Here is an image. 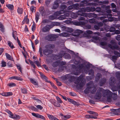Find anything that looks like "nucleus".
Masks as SVG:
<instances>
[{
    "mask_svg": "<svg viewBox=\"0 0 120 120\" xmlns=\"http://www.w3.org/2000/svg\"><path fill=\"white\" fill-rule=\"evenodd\" d=\"M30 108L32 110H34V111H37V108L33 106H31Z\"/></svg>",
    "mask_w": 120,
    "mask_h": 120,
    "instance_id": "nucleus-54",
    "label": "nucleus"
},
{
    "mask_svg": "<svg viewBox=\"0 0 120 120\" xmlns=\"http://www.w3.org/2000/svg\"><path fill=\"white\" fill-rule=\"evenodd\" d=\"M42 22L43 23H48L50 22V21L49 19H44L42 21Z\"/></svg>",
    "mask_w": 120,
    "mask_h": 120,
    "instance_id": "nucleus-57",
    "label": "nucleus"
},
{
    "mask_svg": "<svg viewBox=\"0 0 120 120\" xmlns=\"http://www.w3.org/2000/svg\"><path fill=\"white\" fill-rule=\"evenodd\" d=\"M89 74L90 75H94V71L93 70H91L89 72Z\"/></svg>",
    "mask_w": 120,
    "mask_h": 120,
    "instance_id": "nucleus-64",
    "label": "nucleus"
},
{
    "mask_svg": "<svg viewBox=\"0 0 120 120\" xmlns=\"http://www.w3.org/2000/svg\"><path fill=\"white\" fill-rule=\"evenodd\" d=\"M106 79L105 78L103 79L100 82V86H103V84L105 82Z\"/></svg>",
    "mask_w": 120,
    "mask_h": 120,
    "instance_id": "nucleus-46",
    "label": "nucleus"
},
{
    "mask_svg": "<svg viewBox=\"0 0 120 120\" xmlns=\"http://www.w3.org/2000/svg\"><path fill=\"white\" fill-rule=\"evenodd\" d=\"M4 29V27L2 23L0 22V30H3Z\"/></svg>",
    "mask_w": 120,
    "mask_h": 120,
    "instance_id": "nucleus-59",
    "label": "nucleus"
},
{
    "mask_svg": "<svg viewBox=\"0 0 120 120\" xmlns=\"http://www.w3.org/2000/svg\"><path fill=\"white\" fill-rule=\"evenodd\" d=\"M57 36L55 35L52 34L48 35L46 37V39L50 41H55Z\"/></svg>",
    "mask_w": 120,
    "mask_h": 120,
    "instance_id": "nucleus-7",
    "label": "nucleus"
},
{
    "mask_svg": "<svg viewBox=\"0 0 120 120\" xmlns=\"http://www.w3.org/2000/svg\"><path fill=\"white\" fill-rule=\"evenodd\" d=\"M39 10L42 15H45V13L44 8L43 7H42L40 8H39Z\"/></svg>",
    "mask_w": 120,
    "mask_h": 120,
    "instance_id": "nucleus-23",
    "label": "nucleus"
},
{
    "mask_svg": "<svg viewBox=\"0 0 120 120\" xmlns=\"http://www.w3.org/2000/svg\"><path fill=\"white\" fill-rule=\"evenodd\" d=\"M34 63L36 64L38 67H40V63L37 60L34 61Z\"/></svg>",
    "mask_w": 120,
    "mask_h": 120,
    "instance_id": "nucleus-62",
    "label": "nucleus"
},
{
    "mask_svg": "<svg viewBox=\"0 0 120 120\" xmlns=\"http://www.w3.org/2000/svg\"><path fill=\"white\" fill-rule=\"evenodd\" d=\"M40 16V13L38 12L36 13L35 14V19L36 22H38L39 19V17Z\"/></svg>",
    "mask_w": 120,
    "mask_h": 120,
    "instance_id": "nucleus-32",
    "label": "nucleus"
},
{
    "mask_svg": "<svg viewBox=\"0 0 120 120\" xmlns=\"http://www.w3.org/2000/svg\"><path fill=\"white\" fill-rule=\"evenodd\" d=\"M73 8L75 9L78 10L79 9V4L78 3H76L75 4H74L73 5Z\"/></svg>",
    "mask_w": 120,
    "mask_h": 120,
    "instance_id": "nucleus-28",
    "label": "nucleus"
},
{
    "mask_svg": "<svg viewBox=\"0 0 120 120\" xmlns=\"http://www.w3.org/2000/svg\"><path fill=\"white\" fill-rule=\"evenodd\" d=\"M31 114L33 116L36 117L40 118L44 120H45L46 119L45 118L44 116L40 115L38 113L32 112Z\"/></svg>",
    "mask_w": 120,
    "mask_h": 120,
    "instance_id": "nucleus-8",
    "label": "nucleus"
},
{
    "mask_svg": "<svg viewBox=\"0 0 120 120\" xmlns=\"http://www.w3.org/2000/svg\"><path fill=\"white\" fill-rule=\"evenodd\" d=\"M8 86L10 87H13L15 86L16 84L15 83L13 82H10L8 83L7 84Z\"/></svg>",
    "mask_w": 120,
    "mask_h": 120,
    "instance_id": "nucleus-45",
    "label": "nucleus"
},
{
    "mask_svg": "<svg viewBox=\"0 0 120 120\" xmlns=\"http://www.w3.org/2000/svg\"><path fill=\"white\" fill-rule=\"evenodd\" d=\"M65 12V11L64 9H62L57 11L55 12L53 15H50L49 17V18L51 20H53L56 18L57 16L61 14L64 13Z\"/></svg>",
    "mask_w": 120,
    "mask_h": 120,
    "instance_id": "nucleus-5",
    "label": "nucleus"
},
{
    "mask_svg": "<svg viewBox=\"0 0 120 120\" xmlns=\"http://www.w3.org/2000/svg\"><path fill=\"white\" fill-rule=\"evenodd\" d=\"M61 27L62 28V30H72L71 28L67 27L64 26H62Z\"/></svg>",
    "mask_w": 120,
    "mask_h": 120,
    "instance_id": "nucleus-41",
    "label": "nucleus"
},
{
    "mask_svg": "<svg viewBox=\"0 0 120 120\" xmlns=\"http://www.w3.org/2000/svg\"><path fill=\"white\" fill-rule=\"evenodd\" d=\"M65 77L66 79H69V81L71 82H72L76 79L75 83L79 85L80 87L84 86L86 82L85 80L83 79L82 76H80L79 77H74L73 76L72 73L66 75Z\"/></svg>",
    "mask_w": 120,
    "mask_h": 120,
    "instance_id": "nucleus-2",
    "label": "nucleus"
},
{
    "mask_svg": "<svg viewBox=\"0 0 120 120\" xmlns=\"http://www.w3.org/2000/svg\"><path fill=\"white\" fill-rule=\"evenodd\" d=\"M90 64H88L86 65L85 67L84 66V64H81L79 66L77 70V73L75 74V75H78V74L80 72L81 70H83L85 72H86L88 71L90 67Z\"/></svg>",
    "mask_w": 120,
    "mask_h": 120,
    "instance_id": "nucleus-4",
    "label": "nucleus"
},
{
    "mask_svg": "<svg viewBox=\"0 0 120 120\" xmlns=\"http://www.w3.org/2000/svg\"><path fill=\"white\" fill-rule=\"evenodd\" d=\"M29 62L30 63V64L31 65V66L33 67L34 68H35V66L34 65V63L32 61L30 60L29 61Z\"/></svg>",
    "mask_w": 120,
    "mask_h": 120,
    "instance_id": "nucleus-60",
    "label": "nucleus"
},
{
    "mask_svg": "<svg viewBox=\"0 0 120 120\" xmlns=\"http://www.w3.org/2000/svg\"><path fill=\"white\" fill-rule=\"evenodd\" d=\"M1 94L3 96L7 97L12 95V93L11 92H5L2 93Z\"/></svg>",
    "mask_w": 120,
    "mask_h": 120,
    "instance_id": "nucleus-20",
    "label": "nucleus"
},
{
    "mask_svg": "<svg viewBox=\"0 0 120 120\" xmlns=\"http://www.w3.org/2000/svg\"><path fill=\"white\" fill-rule=\"evenodd\" d=\"M10 79H14L19 80H23L22 78L19 76H13L9 78Z\"/></svg>",
    "mask_w": 120,
    "mask_h": 120,
    "instance_id": "nucleus-18",
    "label": "nucleus"
},
{
    "mask_svg": "<svg viewBox=\"0 0 120 120\" xmlns=\"http://www.w3.org/2000/svg\"><path fill=\"white\" fill-rule=\"evenodd\" d=\"M87 17L89 18H92L93 17H96L97 16L96 14H95L94 13H87Z\"/></svg>",
    "mask_w": 120,
    "mask_h": 120,
    "instance_id": "nucleus-21",
    "label": "nucleus"
},
{
    "mask_svg": "<svg viewBox=\"0 0 120 120\" xmlns=\"http://www.w3.org/2000/svg\"><path fill=\"white\" fill-rule=\"evenodd\" d=\"M96 90V87L94 85L93 82L90 81L87 84V88L85 90L84 92L85 94H87L90 92V93L94 94L95 93Z\"/></svg>",
    "mask_w": 120,
    "mask_h": 120,
    "instance_id": "nucleus-3",
    "label": "nucleus"
},
{
    "mask_svg": "<svg viewBox=\"0 0 120 120\" xmlns=\"http://www.w3.org/2000/svg\"><path fill=\"white\" fill-rule=\"evenodd\" d=\"M30 80L32 83L34 85L37 86L38 85V82L34 79L31 78L30 79Z\"/></svg>",
    "mask_w": 120,
    "mask_h": 120,
    "instance_id": "nucleus-29",
    "label": "nucleus"
},
{
    "mask_svg": "<svg viewBox=\"0 0 120 120\" xmlns=\"http://www.w3.org/2000/svg\"><path fill=\"white\" fill-rule=\"evenodd\" d=\"M1 66L2 67H5L6 66V62L4 61H2L1 62Z\"/></svg>",
    "mask_w": 120,
    "mask_h": 120,
    "instance_id": "nucleus-56",
    "label": "nucleus"
},
{
    "mask_svg": "<svg viewBox=\"0 0 120 120\" xmlns=\"http://www.w3.org/2000/svg\"><path fill=\"white\" fill-rule=\"evenodd\" d=\"M109 3V1H100L99 2V3H100L102 4H108Z\"/></svg>",
    "mask_w": 120,
    "mask_h": 120,
    "instance_id": "nucleus-55",
    "label": "nucleus"
},
{
    "mask_svg": "<svg viewBox=\"0 0 120 120\" xmlns=\"http://www.w3.org/2000/svg\"><path fill=\"white\" fill-rule=\"evenodd\" d=\"M99 90H98L95 96L96 99H100L101 97V93L102 92L103 96L104 97H107V101L109 102H111L112 100V92L108 90H103L100 88Z\"/></svg>",
    "mask_w": 120,
    "mask_h": 120,
    "instance_id": "nucleus-1",
    "label": "nucleus"
},
{
    "mask_svg": "<svg viewBox=\"0 0 120 120\" xmlns=\"http://www.w3.org/2000/svg\"><path fill=\"white\" fill-rule=\"evenodd\" d=\"M63 56H64V57L66 59H70L71 58V56L68 53L64 54V55L62 54L60 56V57L61 58Z\"/></svg>",
    "mask_w": 120,
    "mask_h": 120,
    "instance_id": "nucleus-22",
    "label": "nucleus"
},
{
    "mask_svg": "<svg viewBox=\"0 0 120 120\" xmlns=\"http://www.w3.org/2000/svg\"><path fill=\"white\" fill-rule=\"evenodd\" d=\"M35 7L33 6H32L30 8V10L32 12H33L35 11Z\"/></svg>",
    "mask_w": 120,
    "mask_h": 120,
    "instance_id": "nucleus-50",
    "label": "nucleus"
},
{
    "mask_svg": "<svg viewBox=\"0 0 120 120\" xmlns=\"http://www.w3.org/2000/svg\"><path fill=\"white\" fill-rule=\"evenodd\" d=\"M89 22L91 23H94V24H96L97 22L96 21L95 19L92 18L89 19Z\"/></svg>",
    "mask_w": 120,
    "mask_h": 120,
    "instance_id": "nucleus-25",
    "label": "nucleus"
},
{
    "mask_svg": "<svg viewBox=\"0 0 120 120\" xmlns=\"http://www.w3.org/2000/svg\"><path fill=\"white\" fill-rule=\"evenodd\" d=\"M60 2V0H56L55 1L54 4L56 5H57L58 6L59 3Z\"/></svg>",
    "mask_w": 120,
    "mask_h": 120,
    "instance_id": "nucleus-52",
    "label": "nucleus"
},
{
    "mask_svg": "<svg viewBox=\"0 0 120 120\" xmlns=\"http://www.w3.org/2000/svg\"><path fill=\"white\" fill-rule=\"evenodd\" d=\"M114 79V78L112 77L110 79V81H109V84L110 85H112L113 83H114L113 81H112V79Z\"/></svg>",
    "mask_w": 120,
    "mask_h": 120,
    "instance_id": "nucleus-61",
    "label": "nucleus"
},
{
    "mask_svg": "<svg viewBox=\"0 0 120 120\" xmlns=\"http://www.w3.org/2000/svg\"><path fill=\"white\" fill-rule=\"evenodd\" d=\"M85 117L86 118L89 119L90 118H92L94 119H96L97 118V117L96 116H94L92 115H86Z\"/></svg>",
    "mask_w": 120,
    "mask_h": 120,
    "instance_id": "nucleus-26",
    "label": "nucleus"
},
{
    "mask_svg": "<svg viewBox=\"0 0 120 120\" xmlns=\"http://www.w3.org/2000/svg\"><path fill=\"white\" fill-rule=\"evenodd\" d=\"M86 12H94L95 11V8L94 7H91L86 8Z\"/></svg>",
    "mask_w": 120,
    "mask_h": 120,
    "instance_id": "nucleus-16",
    "label": "nucleus"
},
{
    "mask_svg": "<svg viewBox=\"0 0 120 120\" xmlns=\"http://www.w3.org/2000/svg\"><path fill=\"white\" fill-rule=\"evenodd\" d=\"M60 35L61 36L66 37L69 36V34L67 33H63L60 34Z\"/></svg>",
    "mask_w": 120,
    "mask_h": 120,
    "instance_id": "nucleus-42",
    "label": "nucleus"
},
{
    "mask_svg": "<svg viewBox=\"0 0 120 120\" xmlns=\"http://www.w3.org/2000/svg\"><path fill=\"white\" fill-rule=\"evenodd\" d=\"M110 110L112 112H111L112 114H113L116 115H118L120 114L119 110L118 109H111Z\"/></svg>",
    "mask_w": 120,
    "mask_h": 120,
    "instance_id": "nucleus-15",
    "label": "nucleus"
},
{
    "mask_svg": "<svg viewBox=\"0 0 120 120\" xmlns=\"http://www.w3.org/2000/svg\"><path fill=\"white\" fill-rule=\"evenodd\" d=\"M91 26L89 24H87L84 26V28L86 29H91Z\"/></svg>",
    "mask_w": 120,
    "mask_h": 120,
    "instance_id": "nucleus-48",
    "label": "nucleus"
},
{
    "mask_svg": "<svg viewBox=\"0 0 120 120\" xmlns=\"http://www.w3.org/2000/svg\"><path fill=\"white\" fill-rule=\"evenodd\" d=\"M5 55L7 58L9 60H12V57L9 54L7 53H5Z\"/></svg>",
    "mask_w": 120,
    "mask_h": 120,
    "instance_id": "nucleus-40",
    "label": "nucleus"
},
{
    "mask_svg": "<svg viewBox=\"0 0 120 120\" xmlns=\"http://www.w3.org/2000/svg\"><path fill=\"white\" fill-rule=\"evenodd\" d=\"M17 68L20 71V72H22V70L21 67V66L19 64H17L16 65Z\"/></svg>",
    "mask_w": 120,
    "mask_h": 120,
    "instance_id": "nucleus-53",
    "label": "nucleus"
},
{
    "mask_svg": "<svg viewBox=\"0 0 120 120\" xmlns=\"http://www.w3.org/2000/svg\"><path fill=\"white\" fill-rule=\"evenodd\" d=\"M7 112L9 115V116L11 118L16 119H19L20 118V117L19 116L16 115L15 114L14 115L9 110H7Z\"/></svg>",
    "mask_w": 120,
    "mask_h": 120,
    "instance_id": "nucleus-6",
    "label": "nucleus"
},
{
    "mask_svg": "<svg viewBox=\"0 0 120 120\" xmlns=\"http://www.w3.org/2000/svg\"><path fill=\"white\" fill-rule=\"evenodd\" d=\"M88 112L89 113L93 115H93L94 116H96V117H97L98 116V114L97 113L94 112L93 111H88Z\"/></svg>",
    "mask_w": 120,
    "mask_h": 120,
    "instance_id": "nucleus-37",
    "label": "nucleus"
},
{
    "mask_svg": "<svg viewBox=\"0 0 120 120\" xmlns=\"http://www.w3.org/2000/svg\"><path fill=\"white\" fill-rule=\"evenodd\" d=\"M43 52L45 55H48L50 51L46 46L43 49Z\"/></svg>",
    "mask_w": 120,
    "mask_h": 120,
    "instance_id": "nucleus-14",
    "label": "nucleus"
},
{
    "mask_svg": "<svg viewBox=\"0 0 120 120\" xmlns=\"http://www.w3.org/2000/svg\"><path fill=\"white\" fill-rule=\"evenodd\" d=\"M78 13V15L83 16L86 17H87V13Z\"/></svg>",
    "mask_w": 120,
    "mask_h": 120,
    "instance_id": "nucleus-38",
    "label": "nucleus"
},
{
    "mask_svg": "<svg viewBox=\"0 0 120 120\" xmlns=\"http://www.w3.org/2000/svg\"><path fill=\"white\" fill-rule=\"evenodd\" d=\"M74 24L77 26H83L85 24V23L84 21L75 22H74Z\"/></svg>",
    "mask_w": 120,
    "mask_h": 120,
    "instance_id": "nucleus-11",
    "label": "nucleus"
},
{
    "mask_svg": "<svg viewBox=\"0 0 120 120\" xmlns=\"http://www.w3.org/2000/svg\"><path fill=\"white\" fill-rule=\"evenodd\" d=\"M93 33L92 32L91 30H86V32L85 33L83 34L84 37H88L90 36V34Z\"/></svg>",
    "mask_w": 120,
    "mask_h": 120,
    "instance_id": "nucleus-17",
    "label": "nucleus"
},
{
    "mask_svg": "<svg viewBox=\"0 0 120 120\" xmlns=\"http://www.w3.org/2000/svg\"><path fill=\"white\" fill-rule=\"evenodd\" d=\"M6 6L10 10H12L14 9V6L12 5L8 4L6 5Z\"/></svg>",
    "mask_w": 120,
    "mask_h": 120,
    "instance_id": "nucleus-27",
    "label": "nucleus"
},
{
    "mask_svg": "<svg viewBox=\"0 0 120 120\" xmlns=\"http://www.w3.org/2000/svg\"><path fill=\"white\" fill-rule=\"evenodd\" d=\"M101 76V75L100 74H98L96 76V80L97 81V80L99 79Z\"/></svg>",
    "mask_w": 120,
    "mask_h": 120,
    "instance_id": "nucleus-47",
    "label": "nucleus"
},
{
    "mask_svg": "<svg viewBox=\"0 0 120 120\" xmlns=\"http://www.w3.org/2000/svg\"><path fill=\"white\" fill-rule=\"evenodd\" d=\"M67 99L68 101L69 102L71 103H72L74 105H76L77 104L76 102V101H74L73 100L71 99L70 98H67Z\"/></svg>",
    "mask_w": 120,
    "mask_h": 120,
    "instance_id": "nucleus-36",
    "label": "nucleus"
},
{
    "mask_svg": "<svg viewBox=\"0 0 120 120\" xmlns=\"http://www.w3.org/2000/svg\"><path fill=\"white\" fill-rule=\"evenodd\" d=\"M23 10L22 8H18L17 10L18 13L20 14H22L23 12Z\"/></svg>",
    "mask_w": 120,
    "mask_h": 120,
    "instance_id": "nucleus-51",
    "label": "nucleus"
},
{
    "mask_svg": "<svg viewBox=\"0 0 120 120\" xmlns=\"http://www.w3.org/2000/svg\"><path fill=\"white\" fill-rule=\"evenodd\" d=\"M74 32L72 33V35L74 36H78L80 34L82 33V30H74Z\"/></svg>",
    "mask_w": 120,
    "mask_h": 120,
    "instance_id": "nucleus-9",
    "label": "nucleus"
},
{
    "mask_svg": "<svg viewBox=\"0 0 120 120\" xmlns=\"http://www.w3.org/2000/svg\"><path fill=\"white\" fill-rule=\"evenodd\" d=\"M60 116L62 119L65 120L68 119L70 117V116L69 115H67L65 116H64L62 113L60 114Z\"/></svg>",
    "mask_w": 120,
    "mask_h": 120,
    "instance_id": "nucleus-10",
    "label": "nucleus"
},
{
    "mask_svg": "<svg viewBox=\"0 0 120 120\" xmlns=\"http://www.w3.org/2000/svg\"><path fill=\"white\" fill-rule=\"evenodd\" d=\"M7 64L8 66V67H13V64H12L10 62H9Z\"/></svg>",
    "mask_w": 120,
    "mask_h": 120,
    "instance_id": "nucleus-63",
    "label": "nucleus"
},
{
    "mask_svg": "<svg viewBox=\"0 0 120 120\" xmlns=\"http://www.w3.org/2000/svg\"><path fill=\"white\" fill-rule=\"evenodd\" d=\"M54 26L53 24L46 25L43 28V30H49Z\"/></svg>",
    "mask_w": 120,
    "mask_h": 120,
    "instance_id": "nucleus-12",
    "label": "nucleus"
},
{
    "mask_svg": "<svg viewBox=\"0 0 120 120\" xmlns=\"http://www.w3.org/2000/svg\"><path fill=\"white\" fill-rule=\"evenodd\" d=\"M108 47L112 49H116L119 50L120 49V48L117 45H115L112 46L110 44H109L108 45Z\"/></svg>",
    "mask_w": 120,
    "mask_h": 120,
    "instance_id": "nucleus-13",
    "label": "nucleus"
},
{
    "mask_svg": "<svg viewBox=\"0 0 120 120\" xmlns=\"http://www.w3.org/2000/svg\"><path fill=\"white\" fill-rule=\"evenodd\" d=\"M29 20L27 17H25L24 18L22 22L23 23H26L27 24H28L29 23Z\"/></svg>",
    "mask_w": 120,
    "mask_h": 120,
    "instance_id": "nucleus-34",
    "label": "nucleus"
},
{
    "mask_svg": "<svg viewBox=\"0 0 120 120\" xmlns=\"http://www.w3.org/2000/svg\"><path fill=\"white\" fill-rule=\"evenodd\" d=\"M17 35V32L16 31L14 30L13 32L12 36L15 40H16V39H17V37H16V36Z\"/></svg>",
    "mask_w": 120,
    "mask_h": 120,
    "instance_id": "nucleus-33",
    "label": "nucleus"
},
{
    "mask_svg": "<svg viewBox=\"0 0 120 120\" xmlns=\"http://www.w3.org/2000/svg\"><path fill=\"white\" fill-rule=\"evenodd\" d=\"M56 98L57 101L59 103H62V101L59 97L58 96H56Z\"/></svg>",
    "mask_w": 120,
    "mask_h": 120,
    "instance_id": "nucleus-58",
    "label": "nucleus"
},
{
    "mask_svg": "<svg viewBox=\"0 0 120 120\" xmlns=\"http://www.w3.org/2000/svg\"><path fill=\"white\" fill-rule=\"evenodd\" d=\"M48 116L49 119L51 120H59L54 116L49 114H47Z\"/></svg>",
    "mask_w": 120,
    "mask_h": 120,
    "instance_id": "nucleus-19",
    "label": "nucleus"
},
{
    "mask_svg": "<svg viewBox=\"0 0 120 120\" xmlns=\"http://www.w3.org/2000/svg\"><path fill=\"white\" fill-rule=\"evenodd\" d=\"M47 48L49 49H52L53 48L54 46L53 45H49L45 46Z\"/></svg>",
    "mask_w": 120,
    "mask_h": 120,
    "instance_id": "nucleus-43",
    "label": "nucleus"
},
{
    "mask_svg": "<svg viewBox=\"0 0 120 120\" xmlns=\"http://www.w3.org/2000/svg\"><path fill=\"white\" fill-rule=\"evenodd\" d=\"M78 12L82 13V12H86V8H81L80 10L78 11Z\"/></svg>",
    "mask_w": 120,
    "mask_h": 120,
    "instance_id": "nucleus-39",
    "label": "nucleus"
},
{
    "mask_svg": "<svg viewBox=\"0 0 120 120\" xmlns=\"http://www.w3.org/2000/svg\"><path fill=\"white\" fill-rule=\"evenodd\" d=\"M67 12H69L70 11L74 9L73 6V5L70 6L68 7L67 8Z\"/></svg>",
    "mask_w": 120,
    "mask_h": 120,
    "instance_id": "nucleus-44",
    "label": "nucleus"
},
{
    "mask_svg": "<svg viewBox=\"0 0 120 120\" xmlns=\"http://www.w3.org/2000/svg\"><path fill=\"white\" fill-rule=\"evenodd\" d=\"M8 45L12 49L14 48L13 44L12 42L9 41H8Z\"/></svg>",
    "mask_w": 120,
    "mask_h": 120,
    "instance_id": "nucleus-35",
    "label": "nucleus"
},
{
    "mask_svg": "<svg viewBox=\"0 0 120 120\" xmlns=\"http://www.w3.org/2000/svg\"><path fill=\"white\" fill-rule=\"evenodd\" d=\"M78 13H79L78 12L77 13L72 12L71 14V17L73 18H76L77 17L78 15Z\"/></svg>",
    "mask_w": 120,
    "mask_h": 120,
    "instance_id": "nucleus-24",
    "label": "nucleus"
},
{
    "mask_svg": "<svg viewBox=\"0 0 120 120\" xmlns=\"http://www.w3.org/2000/svg\"><path fill=\"white\" fill-rule=\"evenodd\" d=\"M60 63V60H58L56 62H53L52 64V66L54 67H56L58 66Z\"/></svg>",
    "mask_w": 120,
    "mask_h": 120,
    "instance_id": "nucleus-30",
    "label": "nucleus"
},
{
    "mask_svg": "<svg viewBox=\"0 0 120 120\" xmlns=\"http://www.w3.org/2000/svg\"><path fill=\"white\" fill-rule=\"evenodd\" d=\"M66 19L65 17L64 16L61 15L59 17L58 19L60 20H62Z\"/></svg>",
    "mask_w": 120,
    "mask_h": 120,
    "instance_id": "nucleus-49",
    "label": "nucleus"
},
{
    "mask_svg": "<svg viewBox=\"0 0 120 120\" xmlns=\"http://www.w3.org/2000/svg\"><path fill=\"white\" fill-rule=\"evenodd\" d=\"M52 104L53 105L57 107H60V105L57 102L54 100L53 101V102Z\"/></svg>",
    "mask_w": 120,
    "mask_h": 120,
    "instance_id": "nucleus-31",
    "label": "nucleus"
}]
</instances>
